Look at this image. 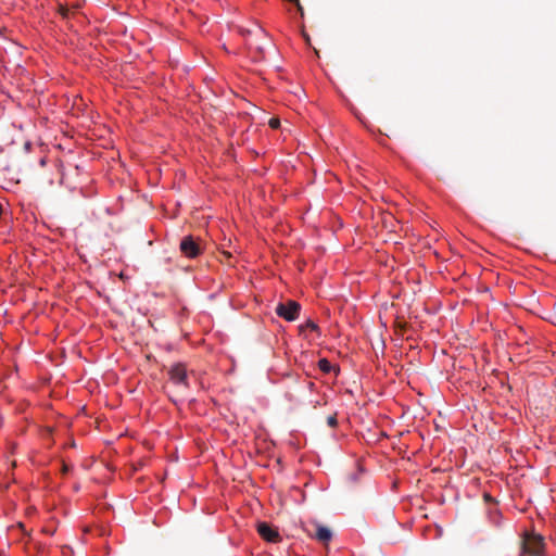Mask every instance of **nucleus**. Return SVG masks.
Returning <instances> with one entry per match:
<instances>
[{
  "mask_svg": "<svg viewBox=\"0 0 556 556\" xmlns=\"http://www.w3.org/2000/svg\"><path fill=\"white\" fill-rule=\"evenodd\" d=\"M42 531H43L45 533H47V534H50V535H52V534L54 533V530H52V529H48V528H43V529H42Z\"/></svg>",
  "mask_w": 556,
  "mask_h": 556,
  "instance_id": "nucleus-12",
  "label": "nucleus"
},
{
  "mask_svg": "<svg viewBox=\"0 0 556 556\" xmlns=\"http://www.w3.org/2000/svg\"><path fill=\"white\" fill-rule=\"evenodd\" d=\"M318 367H319V369H320L323 372H326V374L330 372V371H331V369H332V365H331V363H330L328 359H326V358H321V359H319V362H318Z\"/></svg>",
  "mask_w": 556,
  "mask_h": 556,
  "instance_id": "nucleus-8",
  "label": "nucleus"
},
{
  "mask_svg": "<svg viewBox=\"0 0 556 556\" xmlns=\"http://www.w3.org/2000/svg\"><path fill=\"white\" fill-rule=\"evenodd\" d=\"M170 380L177 384L182 386L184 388H188V372L186 366L184 364H175L170 367L168 371Z\"/></svg>",
  "mask_w": 556,
  "mask_h": 556,
  "instance_id": "nucleus-4",
  "label": "nucleus"
},
{
  "mask_svg": "<svg viewBox=\"0 0 556 556\" xmlns=\"http://www.w3.org/2000/svg\"><path fill=\"white\" fill-rule=\"evenodd\" d=\"M544 538L534 532H526L521 542V555L544 556Z\"/></svg>",
  "mask_w": 556,
  "mask_h": 556,
  "instance_id": "nucleus-1",
  "label": "nucleus"
},
{
  "mask_svg": "<svg viewBox=\"0 0 556 556\" xmlns=\"http://www.w3.org/2000/svg\"><path fill=\"white\" fill-rule=\"evenodd\" d=\"M257 532L267 542L275 543L280 541V534L278 533L277 529L267 522H260L257 525Z\"/></svg>",
  "mask_w": 556,
  "mask_h": 556,
  "instance_id": "nucleus-5",
  "label": "nucleus"
},
{
  "mask_svg": "<svg viewBox=\"0 0 556 556\" xmlns=\"http://www.w3.org/2000/svg\"><path fill=\"white\" fill-rule=\"evenodd\" d=\"M301 305L293 300L279 303L276 307V314L288 321L295 320L299 317Z\"/></svg>",
  "mask_w": 556,
  "mask_h": 556,
  "instance_id": "nucleus-2",
  "label": "nucleus"
},
{
  "mask_svg": "<svg viewBox=\"0 0 556 556\" xmlns=\"http://www.w3.org/2000/svg\"><path fill=\"white\" fill-rule=\"evenodd\" d=\"M60 13L66 17L67 14H68V9L64 8V7H60Z\"/></svg>",
  "mask_w": 556,
  "mask_h": 556,
  "instance_id": "nucleus-11",
  "label": "nucleus"
},
{
  "mask_svg": "<svg viewBox=\"0 0 556 556\" xmlns=\"http://www.w3.org/2000/svg\"><path fill=\"white\" fill-rule=\"evenodd\" d=\"M300 329V332L301 333H304L306 330H311V331H316L318 332L319 331V327L317 326V324H315L313 320L308 319L306 320L305 324L301 325L299 327Z\"/></svg>",
  "mask_w": 556,
  "mask_h": 556,
  "instance_id": "nucleus-7",
  "label": "nucleus"
},
{
  "mask_svg": "<svg viewBox=\"0 0 556 556\" xmlns=\"http://www.w3.org/2000/svg\"><path fill=\"white\" fill-rule=\"evenodd\" d=\"M314 538L317 541L327 544L332 539V532L329 528L325 526H317Z\"/></svg>",
  "mask_w": 556,
  "mask_h": 556,
  "instance_id": "nucleus-6",
  "label": "nucleus"
},
{
  "mask_svg": "<svg viewBox=\"0 0 556 556\" xmlns=\"http://www.w3.org/2000/svg\"><path fill=\"white\" fill-rule=\"evenodd\" d=\"M66 471H67V467H66V466H64V467H63V472H66Z\"/></svg>",
  "mask_w": 556,
  "mask_h": 556,
  "instance_id": "nucleus-13",
  "label": "nucleus"
},
{
  "mask_svg": "<svg viewBox=\"0 0 556 556\" xmlns=\"http://www.w3.org/2000/svg\"><path fill=\"white\" fill-rule=\"evenodd\" d=\"M268 125L270 126V128L277 129L280 126V119L277 117H271L268 122Z\"/></svg>",
  "mask_w": 556,
  "mask_h": 556,
  "instance_id": "nucleus-10",
  "label": "nucleus"
},
{
  "mask_svg": "<svg viewBox=\"0 0 556 556\" xmlns=\"http://www.w3.org/2000/svg\"><path fill=\"white\" fill-rule=\"evenodd\" d=\"M180 252L189 258H195L202 254V248L200 243L192 237H184L179 244Z\"/></svg>",
  "mask_w": 556,
  "mask_h": 556,
  "instance_id": "nucleus-3",
  "label": "nucleus"
},
{
  "mask_svg": "<svg viewBox=\"0 0 556 556\" xmlns=\"http://www.w3.org/2000/svg\"><path fill=\"white\" fill-rule=\"evenodd\" d=\"M327 424L331 428L337 427V425H338L337 414H332V415L328 416Z\"/></svg>",
  "mask_w": 556,
  "mask_h": 556,
  "instance_id": "nucleus-9",
  "label": "nucleus"
}]
</instances>
